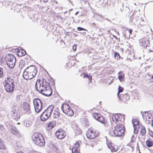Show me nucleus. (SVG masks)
Instances as JSON below:
<instances>
[{"label": "nucleus", "mask_w": 153, "mask_h": 153, "mask_svg": "<svg viewBox=\"0 0 153 153\" xmlns=\"http://www.w3.org/2000/svg\"><path fill=\"white\" fill-rule=\"evenodd\" d=\"M94 108H93V109H91V110L93 111V110L94 109Z\"/></svg>", "instance_id": "obj_57"}, {"label": "nucleus", "mask_w": 153, "mask_h": 153, "mask_svg": "<svg viewBox=\"0 0 153 153\" xmlns=\"http://www.w3.org/2000/svg\"><path fill=\"white\" fill-rule=\"evenodd\" d=\"M120 12H123V7H122L120 8Z\"/></svg>", "instance_id": "obj_51"}, {"label": "nucleus", "mask_w": 153, "mask_h": 153, "mask_svg": "<svg viewBox=\"0 0 153 153\" xmlns=\"http://www.w3.org/2000/svg\"><path fill=\"white\" fill-rule=\"evenodd\" d=\"M77 30L79 31H80L82 30L87 31V30L85 29L80 27H78L77 28Z\"/></svg>", "instance_id": "obj_39"}, {"label": "nucleus", "mask_w": 153, "mask_h": 153, "mask_svg": "<svg viewBox=\"0 0 153 153\" xmlns=\"http://www.w3.org/2000/svg\"><path fill=\"white\" fill-rule=\"evenodd\" d=\"M124 90V88L122 87H121L120 85H119L118 87V91L117 94V95H120L119 93L120 92H122Z\"/></svg>", "instance_id": "obj_37"}, {"label": "nucleus", "mask_w": 153, "mask_h": 153, "mask_svg": "<svg viewBox=\"0 0 153 153\" xmlns=\"http://www.w3.org/2000/svg\"><path fill=\"white\" fill-rule=\"evenodd\" d=\"M49 117L48 115L43 112L41 115L40 120L42 121H45L47 120Z\"/></svg>", "instance_id": "obj_26"}, {"label": "nucleus", "mask_w": 153, "mask_h": 153, "mask_svg": "<svg viewBox=\"0 0 153 153\" xmlns=\"http://www.w3.org/2000/svg\"><path fill=\"white\" fill-rule=\"evenodd\" d=\"M31 138L33 142L37 146L42 147L45 146V139L40 133H34L32 136Z\"/></svg>", "instance_id": "obj_3"}, {"label": "nucleus", "mask_w": 153, "mask_h": 153, "mask_svg": "<svg viewBox=\"0 0 153 153\" xmlns=\"http://www.w3.org/2000/svg\"><path fill=\"white\" fill-rule=\"evenodd\" d=\"M40 1L43 2L44 3H46L48 1L47 0H40Z\"/></svg>", "instance_id": "obj_48"}, {"label": "nucleus", "mask_w": 153, "mask_h": 153, "mask_svg": "<svg viewBox=\"0 0 153 153\" xmlns=\"http://www.w3.org/2000/svg\"><path fill=\"white\" fill-rule=\"evenodd\" d=\"M99 133L97 130L90 128L88 130L86 135L88 138L93 139L98 136Z\"/></svg>", "instance_id": "obj_9"}, {"label": "nucleus", "mask_w": 153, "mask_h": 153, "mask_svg": "<svg viewBox=\"0 0 153 153\" xmlns=\"http://www.w3.org/2000/svg\"><path fill=\"white\" fill-rule=\"evenodd\" d=\"M11 131V133L14 135H17L19 134V132L17 129L15 127L12 128Z\"/></svg>", "instance_id": "obj_33"}, {"label": "nucleus", "mask_w": 153, "mask_h": 153, "mask_svg": "<svg viewBox=\"0 0 153 153\" xmlns=\"http://www.w3.org/2000/svg\"><path fill=\"white\" fill-rule=\"evenodd\" d=\"M26 54V51L24 49H21L18 51V55L19 56H22L25 55Z\"/></svg>", "instance_id": "obj_30"}, {"label": "nucleus", "mask_w": 153, "mask_h": 153, "mask_svg": "<svg viewBox=\"0 0 153 153\" xmlns=\"http://www.w3.org/2000/svg\"><path fill=\"white\" fill-rule=\"evenodd\" d=\"M149 135L151 137L153 138V132L152 131L150 130L149 131Z\"/></svg>", "instance_id": "obj_43"}, {"label": "nucleus", "mask_w": 153, "mask_h": 153, "mask_svg": "<svg viewBox=\"0 0 153 153\" xmlns=\"http://www.w3.org/2000/svg\"><path fill=\"white\" fill-rule=\"evenodd\" d=\"M143 119L146 122L149 123V122L151 121V117L147 112H145L143 115Z\"/></svg>", "instance_id": "obj_19"}, {"label": "nucleus", "mask_w": 153, "mask_h": 153, "mask_svg": "<svg viewBox=\"0 0 153 153\" xmlns=\"http://www.w3.org/2000/svg\"><path fill=\"white\" fill-rule=\"evenodd\" d=\"M131 148H132V149H134V146H131Z\"/></svg>", "instance_id": "obj_55"}, {"label": "nucleus", "mask_w": 153, "mask_h": 153, "mask_svg": "<svg viewBox=\"0 0 153 153\" xmlns=\"http://www.w3.org/2000/svg\"><path fill=\"white\" fill-rule=\"evenodd\" d=\"M83 75V78H87L88 79L89 82H91L92 78V76L91 75H88L87 73H84Z\"/></svg>", "instance_id": "obj_29"}, {"label": "nucleus", "mask_w": 153, "mask_h": 153, "mask_svg": "<svg viewBox=\"0 0 153 153\" xmlns=\"http://www.w3.org/2000/svg\"><path fill=\"white\" fill-rule=\"evenodd\" d=\"M53 153H60L59 150L57 149H55Z\"/></svg>", "instance_id": "obj_42"}, {"label": "nucleus", "mask_w": 153, "mask_h": 153, "mask_svg": "<svg viewBox=\"0 0 153 153\" xmlns=\"http://www.w3.org/2000/svg\"><path fill=\"white\" fill-rule=\"evenodd\" d=\"M33 102L35 111L37 113L40 112L42 106L41 100L39 99H36L33 100Z\"/></svg>", "instance_id": "obj_11"}, {"label": "nucleus", "mask_w": 153, "mask_h": 153, "mask_svg": "<svg viewBox=\"0 0 153 153\" xmlns=\"http://www.w3.org/2000/svg\"><path fill=\"white\" fill-rule=\"evenodd\" d=\"M61 114L59 108L56 107L55 109L53 114V117L54 118H58L60 116Z\"/></svg>", "instance_id": "obj_21"}, {"label": "nucleus", "mask_w": 153, "mask_h": 153, "mask_svg": "<svg viewBox=\"0 0 153 153\" xmlns=\"http://www.w3.org/2000/svg\"><path fill=\"white\" fill-rule=\"evenodd\" d=\"M143 119L146 122L149 123V122L151 121V117L147 112H145L143 115Z\"/></svg>", "instance_id": "obj_20"}, {"label": "nucleus", "mask_w": 153, "mask_h": 153, "mask_svg": "<svg viewBox=\"0 0 153 153\" xmlns=\"http://www.w3.org/2000/svg\"><path fill=\"white\" fill-rule=\"evenodd\" d=\"M123 124H117L115 127L113 132L116 136H120L124 134L125 128Z\"/></svg>", "instance_id": "obj_6"}, {"label": "nucleus", "mask_w": 153, "mask_h": 153, "mask_svg": "<svg viewBox=\"0 0 153 153\" xmlns=\"http://www.w3.org/2000/svg\"><path fill=\"white\" fill-rule=\"evenodd\" d=\"M0 149L3 150L6 149V147L5 145L4 142L0 139Z\"/></svg>", "instance_id": "obj_32"}, {"label": "nucleus", "mask_w": 153, "mask_h": 153, "mask_svg": "<svg viewBox=\"0 0 153 153\" xmlns=\"http://www.w3.org/2000/svg\"><path fill=\"white\" fill-rule=\"evenodd\" d=\"M79 146V143L78 142H76L74 145L72 149H78Z\"/></svg>", "instance_id": "obj_35"}, {"label": "nucleus", "mask_w": 153, "mask_h": 153, "mask_svg": "<svg viewBox=\"0 0 153 153\" xmlns=\"http://www.w3.org/2000/svg\"><path fill=\"white\" fill-rule=\"evenodd\" d=\"M108 147L111 150L112 152H117L119 149L118 147L112 143H110L108 144Z\"/></svg>", "instance_id": "obj_22"}, {"label": "nucleus", "mask_w": 153, "mask_h": 153, "mask_svg": "<svg viewBox=\"0 0 153 153\" xmlns=\"http://www.w3.org/2000/svg\"><path fill=\"white\" fill-rule=\"evenodd\" d=\"M124 74L121 72H119V76H118V79L120 82H121L124 80Z\"/></svg>", "instance_id": "obj_31"}, {"label": "nucleus", "mask_w": 153, "mask_h": 153, "mask_svg": "<svg viewBox=\"0 0 153 153\" xmlns=\"http://www.w3.org/2000/svg\"><path fill=\"white\" fill-rule=\"evenodd\" d=\"M114 57L115 59L117 60H118L120 59L121 58V56L118 53L116 52H114Z\"/></svg>", "instance_id": "obj_34"}, {"label": "nucleus", "mask_w": 153, "mask_h": 153, "mask_svg": "<svg viewBox=\"0 0 153 153\" xmlns=\"http://www.w3.org/2000/svg\"><path fill=\"white\" fill-rule=\"evenodd\" d=\"M150 151L151 153H153V149H151V150H150Z\"/></svg>", "instance_id": "obj_52"}, {"label": "nucleus", "mask_w": 153, "mask_h": 153, "mask_svg": "<svg viewBox=\"0 0 153 153\" xmlns=\"http://www.w3.org/2000/svg\"><path fill=\"white\" fill-rule=\"evenodd\" d=\"M22 108L24 113L29 114L30 112V108L29 104L27 102H24L23 104Z\"/></svg>", "instance_id": "obj_18"}, {"label": "nucleus", "mask_w": 153, "mask_h": 153, "mask_svg": "<svg viewBox=\"0 0 153 153\" xmlns=\"http://www.w3.org/2000/svg\"><path fill=\"white\" fill-rule=\"evenodd\" d=\"M56 125V122L54 121H51L48 122L46 125V129L48 131H51Z\"/></svg>", "instance_id": "obj_16"}, {"label": "nucleus", "mask_w": 153, "mask_h": 153, "mask_svg": "<svg viewBox=\"0 0 153 153\" xmlns=\"http://www.w3.org/2000/svg\"><path fill=\"white\" fill-rule=\"evenodd\" d=\"M50 80L51 81H50L49 83L45 79H37L36 83V90L46 96L51 95L52 93V90L49 84L53 85L54 84V82L52 78Z\"/></svg>", "instance_id": "obj_1"}, {"label": "nucleus", "mask_w": 153, "mask_h": 153, "mask_svg": "<svg viewBox=\"0 0 153 153\" xmlns=\"http://www.w3.org/2000/svg\"><path fill=\"white\" fill-rule=\"evenodd\" d=\"M132 123L134 128V133L137 134L138 132L140 126V122L137 119H133L132 120Z\"/></svg>", "instance_id": "obj_14"}, {"label": "nucleus", "mask_w": 153, "mask_h": 153, "mask_svg": "<svg viewBox=\"0 0 153 153\" xmlns=\"http://www.w3.org/2000/svg\"><path fill=\"white\" fill-rule=\"evenodd\" d=\"M32 124V121L29 120H26L24 122V126L26 127H30Z\"/></svg>", "instance_id": "obj_27"}, {"label": "nucleus", "mask_w": 153, "mask_h": 153, "mask_svg": "<svg viewBox=\"0 0 153 153\" xmlns=\"http://www.w3.org/2000/svg\"><path fill=\"white\" fill-rule=\"evenodd\" d=\"M151 78L153 79V75L151 76Z\"/></svg>", "instance_id": "obj_56"}, {"label": "nucleus", "mask_w": 153, "mask_h": 153, "mask_svg": "<svg viewBox=\"0 0 153 153\" xmlns=\"http://www.w3.org/2000/svg\"><path fill=\"white\" fill-rule=\"evenodd\" d=\"M139 43L140 46L143 47L144 48H146L150 45V42L147 38L144 37L139 40Z\"/></svg>", "instance_id": "obj_13"}, {"label": "nucleus", "mask_w": 153, "mask_h": 153, "mask_svg": "<svg viewBox=\"0 0 153 153\" xmlns=\"http://www.w3.org/2000/svg\"><path fill=\"white\" fill-rule=\"evenodd\" d=\"M141 128L140 133V135L143 137L142 138L144 140L145 139V135L146 134V130L144 127L141 125L140 127Z\"/></svg>", "instance_id": "obj_24"}, {"label": "nucleus", "mask_w": 153, "mask_h": 153, "mask_svg": "<svg viewBox=\"0 0 153 153\" xmlns=\"http://www.w3.org/2000/svg\"><path fill=\"white\" fill-rule=\"evenodd\" d=\"M25 64L24 63V62L22 60L19 63V67L20 68H22L25 66Z\"/></svg>", "instance_id": "obj_36"}, {"label": "nucleus", "mask_w": 153, "mask_h": 153, "mask_svg": "<svg viewBox=\"0 0 153 153\" xmlns=\"http://www.w3.org/2000/svg\"><path fill=\"white\" fill-rule=\"evenodd\" d=\"M37 72V69L34 66H30L27 67L24 71L23 76L26 79H30L34 77Z\"/></svg>", "instance_id": "obj_2"}, {"label": "nucleus", "mask_w": 153, "mask_h": 153, "mask_svg": "<svg viewBox=\"0 0 153 153\" xmlns=\"http://www.w3.org/2000/svg\"><path fill=\"white\" fill-rule=\"evenodd\" d=\"M16 153H25L22 151H19L16 152Z\"/></svg>", "instance_id": "obj_50"}, {"label": "nucleus", "mask_w": 153, "mask_h": 153, "mask_svg": "<svg viewBox=\"0 0 153 153\" xmlns=\"http://www.w3.org/2000/svg\"><path fill=\"white\" fill-rule=\"evenodd\" d=\"M91 25L93 27H95L96 26V25L94 23H92Z\"/></svg>", "instance_id": "obj_49"}, {"label": "nucleus", "mask_w": 153, "mask_h": 153, "mask_svg": "<svg viewBox=\"0 0 153 153\" xmlns=\"http://www.w3.org/2000/svg\"><path fill=\"white\" fill-rule=\"evenodd\" d=\"M13 80L10 78H7L5 81L4 86L5 89L8 92L12 91L14 88Z\"/></svg>", "instance_id": "obj_4"}, {"label": "nucleus", "mask_w": 153, "mask_h": 153, "mask_svg": "<svg viewBox=\"0 0 153 153\" xmlns=\"http://www.w3.org/2000/svg\"><path fill=\"white\" fill-rule=\"evenodd\" d=\"M117 96L120 100L124 102H126L129 99V97L128 94H120L117 95Z\"/></svg>", "instance_id": "obj_17"}, {"label": "nucleus", "mask_w": 153, "mask_h": 153, "mask_svg": "<svg viewBox=\"0 0 153 153\" xmlns=\"http://www.w3.org/2000/svg\"><path fill=\"white\" fill-rule=\"evenodd\" d=\"M92 117L94 119L103 124H106L107 121L104 117L97 113H93Z\"/></svg>", "instance_id": "obj_12"}, {"label": "nucleus", "mask_w": 153, "mask_h": 153, "mask_svg": "<svg viewBox=\"0 0 153 153\" xmlns=\"http://www.w3.org/2000/svg\"><path fill=\"white\" fill-rule=\"evenodd\" d=\"M136 141V138L134 137V135L132 136L131 138V140L130 142L131 143H133L135 142Z\"/></svg>", "instance_id": "obj_38"}, {"label": "nucleus", "mask_w": 153, "mask_h": 153, "mask_svg": "<svg viewBox=\"0 0 153 153\" xmlns=\"http://www.w3.org/2000/svg\"><path fill=\"white\" fill-rule=\"evenodd\" d=\"M120 50L122 51V52H123V49L121 48H120Z\"/></svg>", "instance_id": "obj_54"}, {"label": "nucleus", "mask_w": 153, "mask_h": 153, "mask_svg": "<svg viewBox=\"0 0 153 153\" xmlns=\"http://www.w3.org/2000/svg\"><path fill=\"white\" fill-rule=\"evenodd\" d=\"M139 153H141L140 152H139Z\"/></svg>", "instance_id": "obj_58"}, {"label": "nucleus", "mask_w": 153, "mask_h": 153, "mask_svg": "<svg viewBox=\"0 0 153 153\" xmlns=\"http://www.w3.org/2000/svg\"><path fill=\"white\" fill-rule=\"evenodd\" d=\"M29 153H39L38 152L34 151V150H32L31 151H30L29 152Z\"/></svg>", "instance_id": "obj_46"}, {"label": "nucleus", "mask_w": 153, "mask_h": 153, "mask_svg": "<svg viewBox=\"0 0 153 153\" xmlns=\"http://www.w3.org/2000/svg\"><path fill=\"white\" fill-rule=\"evenodd\" d=\"M55 135L56 137L59 139H62L65 136V132L62 129L57 130L56 132Z\"/></svg>", "instance_id": "obj_15"}, {"label": "nucleus", "mask_w": 153, "mask_h": 153, "mask_svg": "<svg viewBox=\"0 0 153 153\" xmlns=\"http://www.w3.org/2000/svg\"><path fill=\"white\" fill-rule=\"evenodd\" d=\"M10 114L12 117L14 119L18 120L20 117L19 109L16 106H13L12 108Z\"/></svg>", "instance_id": "obj_10"}, {"label": "nucleus", "mask_w": 153, "mask_h": 153, "mask_svg": "<svg viewBox=\"0 0 153 153\" xmlns=\"http://www.w3.org/2000/svg\"><path fill=\"white\" fill-rule=\"evenodd\" d=\"M16 50V49H13L12 50V51L13 52H14V51H15Z\"/></svg>", "instance_id": "obj_53"}, {"label": "nucleus", "mask_w": 153, "mask_h": 153, "mask_svg": "<svg viewBox=\"0 0 153 153\" xmlns=\"http://www.w3.org/2000/svg\"><path fill=\"white\" fill-rule=\"evenodd\" d=\"M3 74V69L2 68L0 67V77H1Z\"/></svg>", "instance_id": "obj_40"}, {"label": "nucleus", "mask_w": 153, "mask_h": 153, "mask_svg": "<svg viewBox=\"0 0 153 153\" xmlns=\"http://www.w3.org/2000/svg\"><path fill=\"white\" fill-rule=\"evenodd\" d=\"M4 129V127L2 125H0V130H2Z\"/></svg>", "instance_id": "obj_45"}, {"label": "nucleus", "mask_w": 153, "mask_h": 153, "mask_svg": "<svg viewBox=\"0 0 153 153\" xmlns=\"http://www.w3.org/2000/svg\"><path fill=\"white\" fill-rule=\"evenodd\" d=\"M72 153H79V151L78 149H72Z\"/></svg>", "instance_id": "obj_41"}, {"label": "nucleus", "mask_w": 153, "mask_h": 153, "mask_svg": "<svg viewBox=\"0 0 153 153\" xmlns=\"http://www.w3.org/2000/svg\"><path fill=\"white\" fill-rule=\"evenodd\" d=\"M5 60L8 66L12 68L15 65L16 61V57L12 54H7L5 56Z\"/></svg>", "instance_id": "obj_5"}, {"label": "nucleus", "mask_w": 153, "mask_h": 153, "mask_svg": "<svg viewBox=\"0 0 153 153\" xmlns=\"http://www.w3.org/2000/svg\"><path fill=\"white\" fill-rule=\"evenodd\" d=\"M112 120L113 122L117 125L124 124V117L120 114H115L112 115Z\"/></svg>", "instance_id": "obj_8"}, {"label": "nucleus", "mask_w": 153, "mask_h": 153, "mask_svg": "<svg viewBox=\"0 0 153 153\" xmlns=\"http://www.w3.org/2000/svg\"><path fill=\"white\" fill-rule=\"evenodd\" d=\"M145 143L147 147H150L153 146V140L150 138L147 140Z\"/></svg>", "instance_id": "obj_25"}, {"label": "nucleus", "mask_w": 153, "mask_h": 153, "mask_svg": "<svg viewBox=\"0 0 153 153\" xmlns=\"http://www.w3.org/2000/svg\"><path fill=\"white\" fill-rule=\"evenodd\" d=\"M76 45H74L73 46V49L74 50V51H75L76 49Z\"/></svg>", "instance_id": "obj_44"}, {"label": "nucleus", "mask_w": 153, "mask_h": 153, "mask_svg": "<svg viewBox=\"0 0 153 153\" xmlns=\"http://www.w3.org/2000/svg\"><path fill=\"white\" fill-rule=\"evenodd\" d=\"M128 30V31H129L130 34H132V32L133 31L131 29H129V30Z\"/></svg>", "instance_id": "obj_47"}, {"label": "nucleus", "mask_w": 153, "mask_h": 153, "mask_svg": "<svg viewBox=\"0 0 153 153\" xmlns=\"http://www.w3.org/2000/svg\"><path fill=\"white\" fill-rule=\"evenodd\" d=\"M61 108L63 112L68 116H72L74 115V112L73 110L68 104L65 103L62 104Z\"/></svg>", "instance_id": "obj_7"}, {"label": "nucleus", "mask_w": 153, "mask_h": 153, "mask_svg": "<svg viewBox=\"0 0 153 153\" xmlns=\"http://www.w3.org/2000/svg\"><path fill=\"white\" fill-rule=\"evenodd\" d=\"M82 124L85 126H87L89 125V122L87 118H83L81 120Z\"/></svg>", "instance_id": "obj_28"}, {"label": "nucleus", "mask_w": 153, "mask_h": 153, "mask_svg": "<svg viewBox=\"0 0 153 153\" xmlns=\"http://www.w3.org/2000/svg\"><path fill=\"white\" fill-rule=\"evenodd\" d=\"M53 106L50 105L44 111L47 115L50 117L53 111Z\"/></svg>", "instance_id": "obj_23"}]
</instances>
